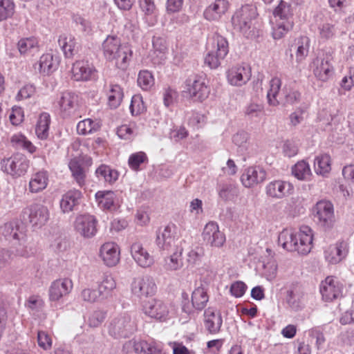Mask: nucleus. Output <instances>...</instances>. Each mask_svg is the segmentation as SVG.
Instances as JSON below:
<instances>
[{
	"label": "nucleus",
	"instance_id": "1",
	"mask_svg": "<svg viewBox=\"0 0 354 354\" xmlns=\"http://www.w3.org/2000/svg\"><path fill=\"white\" fill-rule=\"evenodd\" d=\"M313 241V230L307 225L301 226L297 232L292 229H283L278 236V244L284 250L304 255L311 251Z\"/></svg>",
	"mask_w": 354,
	"mask_h": 354
},
{
	"label": "nucleus",
	"instance_id": "2",
	"mask_svg": "<svg viewBox=\"0 0 354 354\" xmlns=\"http://www.w3.org/2000/svg\"><path fill=\"white\" fill-rule=\"evenodd\" d=\"M102 50L105 59L111 62L116 68L126 70L133 57L131 47L122 43L116 35H109L102 44Z\"/></svg>",
	"mask_w": 354,
	"mask_h": 354
},
{
	"label": "nucleus",
	"instance_id": "3",
	"mask_svg": "<svg viewBox=\"0 0 354 354\" xmlns=\"http://www.w3.org/2000/svg\"><path fill=\"white\" fill-rule=\"evenodd\" d=\"M0 234L6 241L18 245L16 248L17 255L28 257L35 253V250L26 245V230L19 221H12L4 223L0 227Z\"/></svg>",
	"mask_w": 354,
	"mask_h": 354
},
{
	"label": "nucleus",
	"instance_id": "4",
	"mask_svg": "<svg viewBox=\"0 0 354 354\" xmlns=\"http://www.w3.org/2000/svg\"><path fill=\"white\" fill-rule=\"evenodd\" d=\"M294 10L292 5L281 0L272 12V35L274 39L283 37L294 26Z\"/></svg>",
	"mask_w": 354,
	"mask_h": 354
},
{
	"label": "nucleus",
	"instance_id": "5",
	"mask_svg": "<svg viewBox=\"0 0 354 354\" xmlns=\"http://www.w3.org/2000/svg\"><path fill=\"white\" fill-rule=\"evenodd\" d=\"M257 8L252 5H245L238 9L232 17V24L237 32L247 38L255 37L258 30L255 26Z\"/></svg>",
	"mask_w": 354,
	"mask_h": 354
},
{
	"label": "nucleus",
	"instance_id": "6",
	"mask_svg": "<svg viewBox=\"0 0 354 354\" xmlns=\"http://www.w3.org/2000/svg\"><path fill=\"white\" fill-rule=\"evenodd\" d=\"M21 217L23 220L28 221L35 229H39L49 220L50 212L47 206L34 203L23 209Z\"/></svg>",
	"mask_w": 354,
	"mask_h": 354
},
{
	"label": "nucleus",
	"instance_id": "7",
	"mask_svg": "<svg viewBox=\"0 0 354 354\" xmlns=\"http://www.w3.org/2000/svg\"><path fill=\"white\" fill-rule=\"evenodd\" d=\"M156 243L158 248L169 252L176 248H182L179 244V233L177 226L169 223L157 233Z\"/></svg>",
	"mask_w": 354,
	"mask_h": 354
},
{
	"label": "nucleus",
	"instance_id": "8",
	"mask_svg": "<svg viewBox=\"0 0 354 354\" xmlns=\"http://www.w3.org/2000/svg\"><path fill=\"white\" fill-rule=\"evenodd\" d=\"M133 330V322L126 313L113 316L108 324V333L114 338L127 337Z\"/></svg>",
	"mask_w": 354,
	"mask_h": 354
},
{
	"label": "nucleus",
	"instance_id": "9",
	"mask_svg": "<svg viewBox=\"0 0 354 354\" xmlns=\"http://www.w3.org/2000/svg\"><path fill=\"white\" fill-rule=\"evenodd\" d=\"M1 170L13 178L21 177L27 172L30 162L21 153H17L1 161Z\"/></svg>",
	"mask_w": 354,
	"mask_h": 354
},
{
	"label": "nucleus",
	"instance_id": "10",
	"mask_svg": "<svg viewBox=\"0 0 354 354\" xmlns=\"http://www.w3.org/2000/svg\"><path fill=\"white\" fill-rule=\"evenodd\" d=\"M186 92L193 100L203 102L208 97L210 89L204 77L195 75L187 80Z\"/></svg>",
	"mask_w": 354,
	"mask_h": 354
},
{
	"label": "nucleus",
	"instance_id": "11",
	"mask_svg": "<svg viewBox=\"0 0 354 354\" xmlns=\"http://www.w3.org/2000/svg\"><path fill=\"white\" fill-rule=\"evenodd\" d=\"M311 68L313 75L318 80L327 82L334 73L331 56L326 54L317 57L312 62Z\"/></svg>",
	"mask_w": 354,
	"mask_h": 354
},
{
	"label": "nucleus",
	"instance_id": "12",
	"mask_svg": "<svg viewBox=\"0 0 354 354\" xmlns=\"http://www.w3.org/2000/svg\"><path fill=\"white\" fill-rule=\"evenodd\" d=\"M97 220L91 214H84L77 216L74 222V229L77 234L85 239L95 236L97 232Z\"/></svg>",
	"mask_w": 354,
	"mask_h": 354
},
{
	"label": "nucleus",
	"instance_id": "13",
	"mask_svg": "<svg viewBox=\"0 0 354 354\" xmlns=\"http://www.w3.org/2000/svg\"><path fill=\"white\" fill-rule=\"evenodd\" d=\"M349 251L348 243L346 241H338L324 249V257L328 264L335 265L346 259Z\"/></svg>",
	"mask_w": 354,
	"mask_h": 354
},
{
	"label": "nucleus",
	"instance_id": "14",
	"mask_svg": "<svg viewBox=\"0 0 354 354\" xmlns=\"http://www.w3.org/2000/svg\"><path fill=\"white\" fill-rule=\"evenodd\" d=\"M315 216L322 227L330 229L333 226L335 223L334 208L330 201L317 202L315 207Z\"/></svg>",
	"mask_w": 354,
	"mask_h": 354
},
{
	"label": "nucleus",
	"instance_id": "15",
	"mask_svg": "<svg viewBox=\"0 0 354 354\" xmlns=\"http://www.w3.org/2000/svg\"><path fill=\"white\" fill-rule=\"evenodd\" d=\"M202 238L207 245L214 248H221L225 242V235L220 230L215 221L206 223L202 232Z\"/></svg>",
	"mask_w": 354,
	"mask_h": 354
},
{
	"label": "nucleus",
	"instance_id": "16",
	"mask_svg": "<svg viewBox=\"0 0 354 354\" xmlns=\"http://www.w3.org/2000/svg\"><path fill=\"white\" fill-rule=\"evenodd\" d=\"M131 291L134 295L142 299L153 296L156 292V286L151 277L141 276L133 279L131 283Z\"/></svg>",
	"mask_w": 354,
	"mask_h": 354
},
{
	"label": "nucleus",
	"instance_id": "17",
	"mask_svg": "<svg viewBox=\"0 0 354 354\" xmlns=\"http://www.w3.org/2000/svg\"><path fill=\"white\" fill-rule=\"evenodd\" d=\"M250 67L245 64H237L230 68L227 71V80L230 84L241 86L251 78Z\"/></svg>",
	"mask_w": 354,
	"mask_h": 354
},
{
	"label": "nucleus",
	"instance_id": "18",
	"mask_svg": "<svg viewBox=\"0 0 354 354\" xmlns=\"http://www.w3.org/2000/svg\"><path fill=\"white\" fill-rule=\"evenodd\" d=\"M99 257L105 266L114 267L120 262V248L115 242H106L100 248Z\"/></svg>",
	"mask_w": 354,
	"mask_h": 354
},
{
	"label": "nucleus",
	"instance_id": "19",
	"mask_svg": "<svg viewBox=\"0 0 354 354\" xmlns=\"http://www.w3.org/2000/svg\"><path fill=\"white\" fill-rule=\"evenodd\" d=\"M60 115L69 118L77 115L79 104L77 96L71 92H64L57 101Z\"/></svg>",
	"mask_w": 354,
	"mask_h": 354
},
{
	"label": "nucleus",
	"instance_id": "20",
	"mask_svg": "<svg viewBox=\"0 0 354 354\" xmlns=\"http://www.w3.org/2000/svg\"><path fill=\"white\" fill-rule=\"evenodd\" d=\"M319 291L324 301H332L342 295V285L335 277H327L322 281Z\"/></svg>",
	"mask_w": 354,
	"mask_h": 354
},
{
	"label": "nucleus",
	"instance_id": "21",
	"mask_svg": "<svg viewBox=\"0 0 354 354\" xmlns=\"http://www.w3.org/2000/svg\"><path fill=\"white\" fill-rule=\"evenodd\" d=\"M294 186L288 181L276 180L270 182L266 187V194L272 198L282 199L292 194Z\"/></svg>",
	"mask_w": 354,
	"mask_h": 354
},
{
	"label": "nucleus",
	"instance_id": "22",
	"mask_svg": "<svg viewBox=\"0 0 354 354\" xmlns=\"http://www.w3.org/2000/svg\"><path fill=\"white\" fill-rule=\"evenodd\" d=\"M96 70L93 65L86 60L75 62L72 68V77L75 81H88L95 79Z\"/></svg>",
	"mask_w": 354,
	"mask_h": 354
},
{
	"label": "nucleus",
	"instance_id": "23",
	"mask_svg": "<svg viewBox=\"0 0 354 354\" xmlns=\"http://www.w3.org/2000/svg\"><path fill=\"white\" fill-rule=\"evenodd\" d=\"M143 310L149 317L160 321H165L169 315L168 306L157 299H152L146 303L143 306Z\"/></svg>",
	"mask_w": 354,
	"mask_h": 354
},
{
	"label": "nucleus",
	"instance_id": "24",
	"mask_svg": "<svg viewBox=\"0 0 354 354\" xmlns=\"http://www.w3.org/2000/svg\"><path fill=\"white\" fill-rule=\"evenodd\" d=\"M131 255L136 264L142 268H150L154 263L153 257L140 242L131 245Z\"/></svg>",
	"mask_w": 354,
	"mask_h": 354
},
{
	"label": "nucleus",
	"instance_id": "25",
	"mask_svg": "<svg viewBox=\"0 0 354 354\" xmlns=\"http://www.w3.org/2000/svg\"><path fill=\"white\" fill-rule=\"evenodd\" d=\"M73 288V282L70 279L64 278L54 281L48 290L49 299L58 301L68 295Z\"/></svg>",
	"mask_w": 354,
	"mask_h": 354
},
{
	"label": "nucleus",
	"instance_id": "26",
	"mask_svg": "<svg viewBox=\"0 0 354 354\" xmlns=\"http://www.w3.org/2000/svg\"><path fill=\"white\" fill-rule=\"evenodd\" d=\"M203 324L205 330L210 334H217L221 330L223 319L221 313L212 307L205 310Z\"/></svg>",
	"mask_w": 354,
	"mask_h": 354
},
{
	"label": "nucleus",
	"instance_id": "27",
	"mask_svg": "<svg viewBox=\"0 0 354 354\" xmlns=\"http://www.w3.org/2000/svg\"><path fill=\"white\" fill-rule=\"evenodd\" d=\"M60 57L51 53L43 54L38 62L35 64V69L43 75H49L57 71L60 64Z\"/></svg>",
	"mask_w": 354,
	"mask_h": 354
},
{
	"label": "nucleus",
	"instance_id": "28",
	"mask_svg": "<svg viewBox=\"0 0 354 354\" xmlns=\"http://www.w3.org/2000/svg\"><path fill=\"white\" fill-rule=\"evenodd\" d=\"M230 8L227 0H214L204 10V18L209 21H218L226 14Z\"/></svg>",
	"mask_w": 354,
	"mask_h": 354
},
{
	"label": "nucleus",
	"instance_id": "29",
	"mask_svg": "<svg viewBox=\"0 0 354 354\" xmlns=\"http://www.w3.org/2000/svg\"><path fill=\"white\" fill-rule=\"evenodd\" d=\"M139 8L144 22L149 26H154L158 21L159 10L153 0H138Z\"/></svg>",
	"mask_w": 354,
	"mask_h": 354
},
{
	"label": "nucleus",
	"instance_id": "30",
	"mask_svg": "<svg viewBox=\"0 0 354 354\" xmlns=\"http://www.w3.org/2000/svg\"><path fill=\"white\" fill-rule=\"evenodd\" d=\"M266 178V172L260 167L246 168L241 176V181L245 187H252Z\"/></svg>",
	"mask_w": 354,
	"mask_h": 354
},
{
	"label": "nucleus",
	"instance_id": "31",
	"mask_svg": "<svg viewBox=\"0 0 354 354\" xmlns=\"http://www.w3.org/2000/svg\"><path fill=\"white\" fill-rule=\"evenodd\" d=\"M95 199L99 207L103 210L115 211L120 204L117 194L112 191H98Z\"/></svg>",
	"mask_w": 354,
	"mask_h": 354
},
{
	"label": "nucleus",
	"instance_id": "32",
	"mask_svg": "<svg viewBox=\"0 0 354 354\" xmlns=\"http://www.w3.org/2000/svg\"><path fill=\"white\" fill-rule=\"evenodd\" d=\"M49 183V173L45 169H40L30 175L28 182V191L37 194L44 191Z\"/></svg>",
	"mask_w": 354,
	"mask_h": 354
},
{
	"label": "nucleus",
	"instance_id": "33",
	"mask_svg": "<svg viewBox=\"0 0 354 354\" xmlns=\"http://www.w3.org/2000/svg\"><path fill=\"white\" fill-rule=\"evenodd\" d=\"M206 50L226 57L229 52L228 42L224 37L214 33L207 37Z\"/></svg>",
	"mask_w": 354,
	"mask_h": 354
},
{
	"label": "nucleus",
	"instance_id": "34",
	"mask_svg": "<svg viewBox=\"0 0 354 354\" xmlns=\"http://www.w3.org/2000/svg\"><path fill=\"white\" fill-rule=\"evenodd\" d=\"M82 192L77 189H70L64 194L59 201V206L63 213H69L79 205L82 198Z\"/></svg>",
	"mask_w": 354,
	"mask_h": 354
},
{
	"label": "nucleus",
	"instance_id": "35",
	"mask_svg": "<svg viewBox=\"0 0 354 354\" xmlns=\"http://www.w3.org/2000/svg\"><path fill=\"white\" fill-rule=\"evenodd\" d=\"M306 295L299 288H294L288 291L286 303L288 308L295 312L304 309L306 304Z\"/></svg>",
	"mask_w": 354,
	"mask_h": 354
},
{
	"label": "nucleus",
	"instance_id": "36",
	"mask_svg": "<svg viewBox=\"0 0 354 354\" xmlns=\"http://www.w3.org/2000/svg\"><path fill=\"white\" fill-rule=\"evenodd\" d=\"M106 104L111 109H117L122 101L124 92L122 88L118 84H109L105 88Z\"/></svg>",
	"mask_w": 354,
	"mask_h": 354
},
{
	"label": "nucleus",
	"instance_id": "37",
	"mask_svg": "<svg viewBox=\"0 0 354 354\" xmlns=\"http://www.w3.org/2000/svg\"><path fill=\"white\" fill-rule=\"evenodd\" d=\"M58 44L66 58H72L78 51V44L71 34H62Z\"/></svg>",
	"mask_w": 354,
	"mask_h": 354
},
{
	"label": "nucleus",
	"instance_id": "38",
	"mask_svg": "<svg viewBox=\"0 0 354 354\" xmlns=\"http://www.w3.org/2000/svg\"><path fill=\"white\" fill-rule=\"evenodd\" d=\"M170 255L164 259V268L168 271H176L183 267V260L182 254L183 248H176V249L169 251Z\"/></svg>",
	"mask_w": 354,
	"mask_h": 354
},
{
	"label": "nucleus",
	"instance_id": "39",
	"mask_svg": "<svg viewBox=\"0 0 354 354\" xmlns=\"http://www.w3.org/2000/svg\"><path fill=\"white\" fill-rule=\"evenodd\" d=\"M310 39L306 36L297 38L292 46L291 50L295 52L296 62L298 64L303 62L309 53Z\"/></svg>",
	"mask_w": 354,
	"mask_h": 354
},
{
	"label": "nucleus",
	"instance_id": "40",
	"mask_svg": "<svg viewBox=\"0 0 354 354\" xmlns=\"http://www.w3.org/2000/svg\"><path fill=\"white\" fill-rule=\"evenodd\" d=\"M17 47L20 54L24 56H33L39 50L38 39L35 37L21 39Z\"/></svg>",
	"mask_w": 354,
	"mask_h": 354
},
{
	"label": "nucleus",
	"instance_id": "41",
	"mask_svg": "<svg viewBox=\"0 0 354 354\" xmlns=\"http://www.w3.org/2000/svg\"><path fill=\"white\" fill-rule=\"evenodd\" d=\"M50 115L46 112L41 113L37 120L35 132L39 140H46L49 136Z\"/></svg>",
	"mask_w": 354,
	"mask_h": 354
},
{
	"label": "nucleus",
	"instance_id": "42",
	"mask_svg": "<svg viewBox=\"0 0 354 354\" xmlns=\"http://www.w3.org/2000/svg\"><path fill=\"white\" fill-rule=\"evenodd\" d=\"M208 301L207 288L206 286L201 283L192 292V302L195 309L201 310L205 307Z\"/></svg>",
	"mask_w": 354,
	"mask_h": 354
},
{
	"label": "nucleus",
	"instance_id": "43",
	"mask_svg": "<svg viewBox=\"0 0 354 354\" xmlns=\"http://www.w3.org/2000/svg\"><path fill=\"white\" fill-rule=\"evenodd\" d=\"M315 172L319 176L326 177L331 170V159L328 154H320L315 158Z\"/></svg>",
	"mask_w": 354,
	"mask_h": 354
},
{
	"label": "nucleus",
	"instance_id": "44",
	"mask_svg": "<svg viewBox=\"0 0 354 354\" xmlns=\"http://www.w3.org/2000/svg\"><path fill=\"white\" fill-rule=\"evenodd\" d=\"M10 144L15 149L26 150L30 153L36 151L37 147L30 141L25 135L17 133L10 137Z\"/></svg>",
	"mask_w": 354,
	"mask_h": 354
},
{
	"label": "nucleus",
	"instance_id": "45",
	"mask_svg": "<svg viewBox=\"0 0 354 354\" xmlns=\"http://www.w3.org/2000/svg\"><path fill=\"white\" fill-rule=\"evenodd\" d=\"M116 288V282L111 274H105L102 281L98 285L97 290L102 299L111 296L112 292Z\"/></svg>",
	"mask_w": 354,
	"mask_h": 354
},
{
	"label": "nucleus",
	"instance_id": "46",
	"mask_svg": "<svg viewBox=\"0 0 354 354\" xmlns=\"http://www.w3.org/2000/svg\"><path fill=\"white\" fill-rule=\"evenodd\" d=\"M337 28L330 20H324L317 24V33L322 41L329 40L335 37Z\"/></svg>",
	"mask_w": 354,
	"mask_h": 354
},
{
	"label": "nucleus",
	"instance_id": "47",
	"mask_svg": "<svg viewBox=\"0 0 354 354\" xmlns=\"http://www.w3.org/2000/svg\"><path fill=\"white\" fill-rule=\"evenodd\" d=\"M269 85L270 88L267 93L268 102L271 106H277L279 104L278 95L281 86V80L278 77H274L270 80Z\"/></svg>",
	"mask_w": 354,
	"mask_h": 354
},
{
	"label": "nucleus",
	"instance_id": "48",
	"mask_svg": "<svg viewBox=\"0 0 354 354\" xmlns=\"http://www.w3.org/2000/svg\"><path fill=\"white\" fill-rule=\"evenodd\" d=\"M96 176L102 180H104L110 184L115 182L119 176L117 170L112 169L111 167L106 165H101L95 170Z\"/></svg>",
	"mask_w": 354,
	"mask_h": 354
},
{
	"label": "nucleus",
	"instance_id": "49",
	"mask_svg": "<svg viewBox=\"0 0 354 354\" xmlns=\"http://www.w3.org/2000/svg\"><path fill=\"white\" fill-rule=\"evenodd\" d=\"M100 122L97 120L86 118L80 121L77 124V132L80 135L86 136L98 131Z\"/></svg>",
	"mask_w": 354,
	"mask_h": 354
},
{
	"label": "nucleus",
	"instance_id": "50",
	"mask_svg": "<svg viewBox=\"0 0 354 354\" xmlns=\"http://www.w3.org/2000/svg\"><path fill=\"white\" fill-rule=\"evenodd\" d=\"M292 174L298 180H308L312 172L309 164L304 160H301L292 167Z\"/></svg>",
	"mask_w": 354,
	"mask_h": 354
},
{
	"label": "nucleus",
	"instance_id": "51",
	"mask_svg": "<svg viewBox=\"0 0 354 354\" xmlns=\"http://www.w3.org/2000/svg\"><path fill=\"white\" fill-rule=\"evenodd\" d=\"M68 167L77 183L80 186H83L85 183L86 173L79 160L76 158L71 160Z\"/></svg>",
	"mask_w": 354,
	"mask_h": 354
},
{
	"label": "nucleus",
	"instance_id": "52",
	"mask_svg": "<svg viewBox=\"0 0 354 354\" xmlns=\"http://www.w3.org/2000/svg\"><path fill=\"white\" fill-rule=\"evenodd\" d=\"M140 133L138 126L135 122L122 124L117 129L118 136L124 140H131Z\"/></svg>",
	"mask_w": 354,
	"mask_h": 354
},
{
	"label": "nucleus",
	"instance_id": "53",
	"mask_svg": "<svg viewBox=\"0 0 354 354\" xmlns=\"http://www.w3.org/2000/svg\"><path fill=\"white\" fill-rule=\"evenodd\" d=\"M15 12V3L14 0H0V21L12 18Z\"/></svg>",
	"mask_w": 354,
	"mask_h": 354
},
{
	"label": "nucleus",
	"instance_id": "54",
	"mask_svg": "<svg viewBox=\"0 0 354 354\" xmlns=\"http://www.w3.org/2000/svg\"><path fill=\"white\" fill-rule=\"evenodd\" d=\"M139 86L145 91H148L154 84V78L151 73L148 71H141L138 77Z\"/></svg>",
	"mask_w": 354,
	"mask_h": 354
},
{
	"label": "nucleus",
	"instance_id": "55",
	"mask_svg": "<svg viewBox=\"0 0 354 354\" xmlns=\"http://www.w3.org/2000/svg\"><path fill=\"white\" fill-rule=\"evenodd\" d=\"M152 44L154 53H158L157 55L160 57V60H163L167 52L166 39L161 37H153Z\"/></svg>",
	"mask_w": 354,
	"mask_h": 354
},
{
	"label": "nucleus",
	"instance_id": "56",
	"mask_svg": "<svg viewBox=\"0 0 354 354\" xmlns=\"http://www.w3.org/2000/svg\"><path fill=\"white\" fill-rule=\"evenodd\" d=\"M205 254L202 247L195 246L187 254V261L189 265L195 266L200 263Z\"/></svg>",
	"mask_w": 354,
	"mask_h": 354
},
{
	"label": "nucleus",
	"instance_id": "57",
	"mask_svg": "<svg viewBox=\"0 0 354 354\" xmlns=\"http://www.w3.org/2000/svg\"><path fill=\"white\" fill-rule=\"evenodd\" d=\"M106 316V313L103 310H94L88 315L87 324L91 328H97L104 322Z\"/></svg>",
	"mask_w": 354,
	"mask_h": 354
},
{
	"label": "nucleus",
	"instance_id": "58",
	"mask_svg": "<svg viewBox=\"0 0 354 354\" xmlns=\"http://www.w3.org/2000/svg\"><path fill=\"white\" fill-rule=\"evenodd\" d=\"M147 156L142 151L132 153L128 160L129 166L131 169L137 171L139 169L140 165L147 161Z\"/></svg>",
	"mask_w": 354,
	"mask_h": 354
},
{
	"label": "nucleus",
	"instance_id": "59",
	"mask_svg": "<svg viewBox=\"0 0 354 354\" xmlns=\"http://www.w3.org/2000/svg\"><path fill=\"white\" fill-rule=\"evenodd\" d=\"M129 109L133 115H138L145 111V105L140 95L132 97Z\"/></svg>",
	"mask_w": 354,
	"mask_h": 354
},
{
	"label": "nucleus",
	"instance_id": "60",
	"mask_svg": "<svg viewBox=\"0 0 354 354\" xmlns=\"http://www.w3.org/2000/svg\"><path fill=\"white\" fill-rule=\"evenodd\" d=\"M80 297L83 301L88 303H94L102 299L97 289L92 288H84L81 292Z\"/></svg>",
	"mask_w": 354,
	"mask_h": 354
},
{
	"label": "nucleus",
	"instance_id": "61",
	"mask_svg": "<svg viewBox=\"0 0 354 354\" xmlns=\"http://www.w3.org/2000/svg\"><path fill=\"white\" fill-rule=\"evenodd\" d=\"M207 51V53L204 59L205 64L212 69L217 68L225 57L220 56V55L217 53H212L211 50Z\"/></svg>",
	"mask_w": 354,
	"mask_h": 354
},
{
	"label": "nucleus",
	"instance_id": "62",
	"mask_svg": "<svg viewBox=\"0 0 354 354\" xmlns=\"http://www.w3.org/2000/svg\"><path fill=\"white\" fill-rule=\"evenodd\" d=\"M151 344L146 341L130 340L125 343L124 348L125 349L132 348L136 353H141L142 352L146 353Z\"/></svg>",
	"mask_w": 354,
	"mask_h": 354
},
{
	"label": "nucleus",
	"instance_id": "63",
	"mask_svg": "<svg viewBox=\"0 0 354 354\" xmlns=\"http://www.w3.org/2000/svg\"><path fill=\"white\" fill-rule=\"evenodd\" d=\"M277 264L275 261L271 260L263 264V275L268 281H272L277 276Z\"/></svg>",
	"mask_w": 354,
	"mask_h": 354
},
{
	"label": "nucleus",
	"instance_id": "64",
	"mask_svg": "<svg viewBox=\"0 0 354 354\" xmlns=\"http://www.w3.org/2000/svg\"><path fill=\"white\" fill-rule=\"evenodd\" d=\"M298 151V145L295 141L287 140L283 142L282 146V151L285 156L288 158L293 157L297 154Z\"/></svg>",
	"mask_w": 354,
	"mask_h": 354
}]
</instances>
